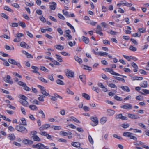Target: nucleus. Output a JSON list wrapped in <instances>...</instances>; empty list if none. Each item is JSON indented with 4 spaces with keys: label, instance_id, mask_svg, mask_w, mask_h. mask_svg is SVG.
<instances>
[{
    "label": "nucleus",
    "instance_id": "nucleus-37",
    "mask_svg": "<svg viewBox=\"0 0 149 149\" xmlns=\"http://www.w3.org/2000/svg\"><path fill=\"white\" fill-rule=\"evenodd\" d=\"M129 49L133 52L136 51L137 50V49L135 47L132 45H130L129 47Z\"/></svg>",
    "mask_w": 149,
    "mask_h": 149
},
{
    "label": "nucleus",
    "instance_id": "nucleus-36",
    "mask_svg": "<svg viewBox=\"0 0 149 149\" xmlns=\"http://www.w3.org/2000/svg\"><path fill=\"white\" fill-rule=\"evenodd\" d=\"M109 72L111 74H113V75H117V76L121 75V74H120L118 73L115 72L113 71V70L112 69L111 71H109Z\"/></svg>",
    "mask_w": 149,
    "mask_h": 149
},
{
    "label": "nucleus",
    "instance_id": "nucleus-59",
    "mask_svg": "<svg viewBox=\"0 0 149 149\" xmlns=\"http://www.w3.org/2000/svg\"><path fill=\"white\" fill-rule=\"evenodd\" d=\"M83 109L85 111H89L90 110L89 108L86 106H85L83 107Z\"/></svg>",
    "mask_w": 149,
    "mask_h": 149
},
{
    "label": "nucleus",
    "instance_id": "nucleus-25",
    "mask_svg": "<svg viewBox=\"0 0 149 149\" xmlns=\"http://www.w3.org/2000/svg\"><path fill=\"white\" fill-rule=\"evenodd\" d=\"M79 78L83 83L85 82L86 76L84 75H82L79 76Z\"/></svg>",
    "mask_w": 149,
    "mask_h": 149
},
{
    "label": "nucleus",
    "instance_id": "nucleus-29",
    "mask_svg": "<svg viewBox=\"0 0 149 149\" xmlns=\"http://www.w3.org/2000/svg\"><path fill=\"white\" fill-rule=\"evenodd\" d=\"M56 82L58 84L60 85H64L65 84L62 81L58 79L56 80Z\"/></svg>",
    "mask_w": 149,
    "mask_h": 149
},
{
    "label": "nucleus",
    "instance_id": "nucleus-16",
    "mask_svg": "<svg viewBox=\"0 0 149 149\" xmlns=\"http://www.w3.org/2000/svg\"><path fill=\"white\" fill-rule=\"evenodd\" d=\"M82 40L86 44H88L89 42V39L84 36H82Z\"/></svg>",
    "mask_w": 149,
    "mask_h": 149
},
{
    "label": "nucleus",
    "instance_id": "nucleus-14",
    "mask_svg": "<svg viewBox=\"0 0 149 149\" xmlns=\"http://www.w3.org/2000/svg\"><path fill=\"white\" fill-rule=\"evenodd\" d=\"M20 45L21 47L23 48H26L27 49L29 48V46L24 42H21Z\"/></svg>",
    "mask_w": 149,
    "mask_h": 149
},
{
    "label": "nucleus",
    "instance_id": "nucleus-19",
    "mask_svg": "<svg viewBox=\"0 0 149 149\" xmlns=\"http://www.w3.org/2000/svg\"><path fill=\"white\" fill-rule=\"evenodd\" d=\"M74 59L75 61L78 62L80 64H81L82 63V59L77 56H74Z\"/></svg>",
    "mask_w": 149,
    "mask_h": 149
},
{
    "label": "nucleus",
    "instance_id": "nucleus-31",
    "mask_svg": "<svg viewBox=\"0 0 149 149\" xmlns=\"http://www.w3.org/2000/svg\"><path fill=\"white\" fill-rule=\"evenodd\" d=\"M21 120L22 123V124L25 126H26L27 125L26 120L24 118H22L21 119Z\"/></svg>",
    "mask_w": 149,
    "mask_h": 149
},
{
    "label": "nucleus",
    "instance_id": "nucleus-4",
    "mask_svg": "<svg viewBox=\"0 0 149 149\" xmlns=\"http://www.w3.org/2000/svg\"><path fill=\"white\" fill-rule=\"evenodd\" d=\"M32 146L34 148L38 149H44L45 147V146L44 144L40 143H39L36 145H33Z\"/></svg>",
    "mask_w": 149,
    "mask_h": 149
},
{
    "label": "nucleus",
    "instance_id": "nucleus-52",
    "mask_svg": "<svg viewBox=\"0 0 149 149\" xmlns=\"http://www.w3.org/2000/svg\"><path fill=\"white\" fill-rule=\"evenodd\" d=\"M84 69H86V70H88L89 71L92 70V68L91 67H90L88 66L84 65Z\"/></svg>",
    "mask_w": 149,
    "mask_h": 149
},
{
    "label": "nucleus",
    "instance_id": "nucleus-32",
    "mask_svg": "<svg viewBox=\"0 0 149 149\" xmlns=\"http://www.w3.org/2000/svg\"><path fill=\"white\" fill-rule=\"evenodd\" d=\"M19 25L23 28H25L26 26L25 23L23 22L19 21Z\"/></svg>",
    "mask_w": 149,
    "mask_h": 149
},
{
    "label": "nucleus",
    "instance_id": "nucleus-63",
    "mask_svg": "<svg viewBox=\"0 0 149 149\" xmlns=\"http://www.w3.org/2000/svg\"><path fill=\"white\" fill-rule=\"evenodd\" d=\"M40 20L44 23H45L46 22V20L45 18L43 16H40Z\"/></svg>",
    "mask_w": 149,
    "mask_h": 149
},
{
    "label": "nucleus",
    "instance_id": "nucleus-55",
    "mask_svg": "<svg viewBox=\"0 0 149 149\" xmlns=\"http://www.w3.org/2000/svg\"><path fill=\"white\" fill-rule=\"evenodd\" d=\"M49 19L51 20L54 22H57V20L54 17H53L52 16H49Z\"/></svg>",
    "mask_w": 149,
    "mask_h": 149
},
{
    "label": "nucleus",
    "instance_id": "nucleus-15",
    "mask_svg": "<svg viewBox=\"0 0 149 149\" xmlns=\"http://www.w3.org/2000/svg\"><path fill=\"white\" fill-rule=\"evenodd\" d=\"M8 138L10 140H14L15 138V137L14 134H9L8 137Z\"/></svg>",
    "mask_w": 149,
    "mask_h": 149
},
{
    "label": "nucleus",
    "instance_id": "nucleus-2",
    "mask_svg": "<svg viewBox=\"0 0 149 149\" xmlns=\"http://www.w3.org/2000/svg\"><path fill=\"white\" fill-rule=\"evenodd\" d=\"M15 129L19 132L22 133H26L27 132V130L25 127L21 125H17L16 126Z\"/></svg>",
    "mask_w": 149,
    "mask_h": 149
},
{
    "label": "nucleus",
    "instance_id": "nucleus-1",
    "mask_svg": "<svg viewBox=\"0 0 149 149\" xmlns=\"http://www.w3.org/2000/svg\"><path fill=\"white\" fill-rule=\"evenodd\" d=\"M133 134L131 132H125L123 133V135L125 137H128L130 139H133L135 141H137V138L133 135Z\"/></svg>",
    "mask_w": 149,
    "mask_h": 149
},
{
    "label": "nucleus",
    "instance_id": "nucleus-58",
    "mask_svg": "<svg viewBox=\"0 0 149 149\" xmlns=\"http://www.w3.org/2000/svg\"><path fill=\"white\" fill-rule=\"evenodd\" d=\"M87 22L92 26H94L97 24V22H93V21H90V22Z\"/></svg>",
    "mask_w": 149,
    "mask_h": 149
},
{
    "label": "nucleus",
    "instance_id": "nucleus-24",
    "mask_svg": "<svg viewBox=\"0 0 149 149\" xmlns=\"http://www.w3.org/2000/svg\"><path fill=\"white\" fill-rule=\"evenodd\" d=\"M71 144L73 146L77 148L80 147V143L77 142H73L71 143Z\"/></svg>",
    "mask_w": 149,
    "mask_h": 149
},
{
    "label": "nucleus",
    "instance_id": "nucleus-10",
    "mask_svg": "<svg viewBox=\"0 0 149 149\" xmlns=\"http://www.w3.org/2000/svg\"><path fill=\"white\" fill-rule=\"evenodd\" d=\"M32 138L34 141L39 142L41 141V139L37 135L35 134H32Z\"/></svg>",
    "mask_w": 149,
    "mask_h": 149
},
{
    "label": "nucleus",
    "instance_id": "nucleus-49",
    "mask_svg": "<svg viewBox=\"0 0 149 149\" xmlns=\"http://www.w3.org/2000/svg\"><path fill=\"white\" fill-rule=\"evenodd\" d=\"M38 112L39 113L41 114H42V118H45V114L44 113L43 111L41 110H40Z\"/></svg>",
    "mask_w": 149,
    "mask_h": 149
},
{
    "label": "nucleus",
    "instance_id": "nucleus-21",
    "mask_svg": "<svg viewBox=\"0 0 149 149\" xmlns=\"http://www.w3.org/2000/svg\"><path fill=\"white\" fill-rule=\"evenodd\" d=\"M108 115L109 116L113 115L115 113V111L114 110L109 109L107 110Z\"/></svg>",
    "mask_w": 149,
    "mask_h": 149
},
{
    "label": "nucleus",
    "instance_id": "nucleus-42",
    "mask_svg": "<svg viewBox=\"0 0 149 149\" xmlns=\"http://www.w3.org/2000/svg\"><path fill=\"white\" fill-rule=\"evenodd\" d=\"M136 99L139 101L142 100L143 99V97L141 95L137 96L136 97Z\"/></svg>",
    "mask_w": 149,
    "mask_h": 149
},
{
    "label": "nucleus",
    "instance_id": "nucleus-39",
    "mask_svg": "<svg viewBox=\"0 0 149 149\" xmlns=\"http://www.w3.org/2000/svg\"><path fill=\"white\" fill-rule=\"evenodd\" d=\"M0 116H1V117L4 119V120L8 122L11 121V120L10 119L8 118H6L5 116L2 115H0Z\"/></svg>",
    "mask_w": 149,
    "mask_h": 149
},
{
    "label": "nucleus",
    "instance_id": "nucleus-13",
    "mask_svg": "<svg viewBox=\"0 0 149 149\" xmlns=\"http://www.w3.org/2000/svg\"><path fill=\"white\" fill-rule=\"evenodd\" d=\"M10 76L9 75H7L6 76L5 81L6 82L10 83V84H13V81L12 80H10Z\"/></svg>",
    "mask_w": 149,
    "mask_h": 149
},
{
    "label": "nucleus",
    "instance_id": "nucleus-44",
    "mask_svg": "<svg viewBox=\"0 0 149 149\" xmlns=\"http://www.w3.org/2000/svg\"><path fill=\"white\" fill-rule=\"evenodd\" d=\"M40 97H38V99L40 101L43 102L44 101L43 99V96L42 95H39Z\"/></svg>",
    "mask_w": 149,
    "mask_h": 149
},
{
    "label": "nucleus",
    "instance_id": "nucleus-7",
    "mask_svg": "<svg viewBox=\"0 0 149 149\" xmlns=\"http://www.w3.org/2000/svg\"><path fill=\"white\" fill-rule=\"evenodd\" d=\"M132 107V105L131 104H125L124 105L120 106L121 108H123L126 110L131 109Z\"/></svg>",
    "mask_w": 149,
    "mask_h": 149
},
{
    "label": "nucleus",
    "instance_id": "nucleus-22",
    "mask_svg": "<svg viewBox=\"0 0 149 149\" xmlns=\"http://www.w3.org/2000/svg\"><path fill=\"white\" fill-rule=\"evenodd\" d=\"M82 96L84 97L86 99L88 100H89L90 99V96L89 95L85 93H83L82 94Z\"/></svg>",
    "mask_w": 149,
    "mask_h": 149
},
{
    "label": "nucleus",
    "instance_id": "nucleus-64",
    "mask_svg": "<svg viewBox=\"0 0 149 149\" xmlns=\"http://www.w3.org/2000/svg\"><path fill=\"white\" fill-rule=\"evenodd\" d=\"M108 33L112 35H116L118 33L117 32L114 31L112 30H111L109 32H108Z\"/></svg>",
    "mask_w": 149,
    "mask_h": 149
},
{
    "label": "nucleus",
    "instance_id": "nucleus-28",
    "mask_svg": "<svg viewBox=\"0 0 149 149\" xmlns=\"http://www.w3.org/2000/svg\"><path fill=\"white\" fill-rule=\"evenodd\" d=\"M56 139L58 141L61 142L66 143L67 142L66 139H64L63 138H57Z\"/></svg>",
    "mask_w": 149,
    "mask_h": 149
},
{
    "label": "nucleus",
    "instance_id": "nucleus-51",
    "mask_svg": "<svg viewBox=\"0 0 149 149\" xmlns=\"http://www.w3.org/2000/svg\"><path fill=\"white\" fill-rule=\"evenodd\" d=\"M58 17L61 19L63 20H65V17L61 14L58 13Z\"/></svg>",
    "mask_w": 149,
    "mask_h": 149
},
{
    "label": "nucleus",
    "instance_id": "nucleus-60",
    "mask_svg": "<svg viewBox=\"0 0 149 149\" xmlns=\"http://www.w3.org/2000/svg\"><path fill=\"white\" fill-rule=\"evenodd\" d=\"M66 92L69 94L71 95H73L74 94V93L69 89H66Z\"/></svg>",
    "mask_w": 149,
    "mask_h": 149
},
{
    "label": "nucleus",
    "instance_id": "nucleus-40",
    "mask_svg": "<svg viewBox=\"0 0 149 149\" xmlns=\"http://www.w3.org/2000/svg\"><path fill=\"white\" fill-rule=\"evenodd\" d=\"M55 55L56 56V58L57 59L58 61L60 62H62L63 61L62 58L60 56L57 54H56Z\"/></svg>",
    "mask_w": 149,
    "mask_h": 149
},
{
    "label": "nucleus",
    "instance_id": "nucleus-12",
    "mask_svg": "<svg viewBox=\"0 0 149 149\" xmlns=\"http://www.w3.org/2000/svg\"><path fill=\"white\" fill-rule=\"evenodd\" d=\"M119 87H120L123 90L125 91L128 92L130 91V90L128 87L127 86H119Z\"/></svg>",
    "mask_w": 149,
    "mask_h": 149
},
{
    "label": "nucleus",
    "instance_id": "nucleus-53",
    "mask_svg": "<svg viewBox=\"0 0 149 149\" xmlns=\"http://www.w3.org/2000/svg\"><path fill=\"white\" fill-rule=\"evenodd\" d=\"M109 86L112 88H117L116 86L113 83H110L109 85Z\"/></svg>",
    "mask_w": 149,
    "mask_h": 149
},
{
    "label": "nucleus",
    "instance_id": "nucleus-35",
    "mask_svg": "<svg viewBox=\"0 0 149 149\" xmlns=\"http://www.w3.org/2000/svg\"><path fill=\"white\" fill-rule=\"evenodd\" d=\"M108 54V53L106 52H99L98 55L101 56H103L105 55H107Z\"/></svg>",
    "mask_w": 149,
    "mask_h": 149
},
{
    "label": "nucleus",
    "instance_id": "nucleus-61",
    "mask_svg": "<svg viewBox=\"0 0 149 149\" xmlns=\"http://www.w3.org/2000/svg\"><path fill=\"white\" fill-rule=\"evenodd\" d=\"M57 31L59 33L60 35H62L63 34V31L61 28H57Z\"/></svg>",
    "mask_w": 149,
    "mask_h": 149
},
{
    "label": "nucleus",
    "instance_id": "nucleus-27",
    "mask_svg": "<svg viewBox=\"0 0 149 149\" xmlns=\"http://www.w3.org/2000/svg\"><path fill=\"white\" fill-rule=\"evenodd\" d=\"M55 47L58 50H62L64 49V47L63 46L60 45H58L56 46Z\"/></svg>",
    "mask_w": 149,
    "mask_h": 149
},
{
    "label": "nucleus",
    "instance_id": "nucleus-46",
    "mask_svg": "<svg viewBox=\"0 0 149 149\" xmlns=\"http://www.w3.org/2000/svg\"><path fill=\"white\" fill-rule=\"evenodd\" d=\"M4 9L5 10H6L10 11V12H12H12H13V10H12V9H10V8H9L8 6H5L4 7Z\"/></svg>",
    "mask_w": 149,
    "mask_h": 149
},
{
    "label": "nucleus",
    "instance_id": "nucleus-20",
    "mask_svg": "<svg viewBox=\"0 0 149 149\" xmlns=\"http://www.w3.org/2000/svg\"><path fill=\"white\" fill-rule=\"evenodd\" d=\"M50 127V125L48 124H45L44 125L43 127H41L39 128L40 130L41 131L44 129H46Z\"/></svg>",
    "mask_w": 149,
    "mask_h": 149
},
{
    "label": "nucleus",
    "instance_id": "nucleus-3",
    "mask_svg": "<svg viewBox=\"0 0 149 149\" xmlns=\"http://www.w3.org/2000/svg\"><path fill=\"white\" fill-rule=\"evenodd\" d=\"M8 61L10 64L13 65H16L19 68H21L22 67L20 63L16 62V61L14 59L9 58Z\"/></svg>",
    "mask_w": 149,
    "mask_h": 149
},
{
    "label": "nucleus",
    "instance_id": "nucleus-48",
    "mask_svg": "<svg viewBox=\"0 0 149 149\" xmlns=\"http://www.w3.org/2000/svg\"><path fill=\"white\" fill-rule=\"evenodd\" d=\"M114 98L115 100H116L118 101H121L122 100V99H121V97L117 95L115 96Z\"/></svg>",
    "mask_w": 149,
    "mask_h": 149
},
{
    "label": "nucleus",
    "instance_id": "nucleus-9",
    "mask_svg": "<svg viewBox=\"0 0 149 149\" xmlns=\"http://www.w3.org/2000/svg\"><path fill=\"white\" fill-rule=\"evenodd\" d=\"M116 118V119H120L123 120H127L128 119L127 117L123 116L122 114L117 115Z\"/></svg>",
    "mask_w": 149,
    "mask_h": 149
},
{
    "label": "nucleus",
    "instance_id": "nucleus-50",
    "mask_svg": "<svg viewBox=\"0 0 149 149\" xmlns=\"http://www.w3.org/2000/svg\"><path fill=\"white\" fill-rule=\"evenodd\" d=\"M113 137H114V138H117L118 139H119L120 140H122L123 139L120 136H118L117 134H113Z\"/></svg>",
    "mask_w": 149,
    "mask_h": 149
},
{
    "label": "nucleus",
    "instance_id": "nucleus-47",
    "mask_svg": "<svg viewBox=\"0 0 149 149\" xmlns=\"http://www.w3.org/2000/svg\"><path fill=\"white\" fill-rule=\"evenodd\" d=\"M116 79L120 81H122L123 82H125V80L124 79L121 78L119 77H115Z\"/></svg>",
    "mask_w": 149,
    "mask_h": 149
},
{
    "label": "nucleus",
    "instance_id": "nucleus-34",
    "mask_svg": "<svg viewBox=\"0 0 149 149\" xmlns=\"http://www.w3.org/2000/svg\"><path fill=\"white\" fill-rule=\"evenodd\" d=\"M38 79L42 82H43L45 83H47L48 81L44 78L42 77H38Z\"/></svg>",
    "mask_w": 149,
    "mask_h": 149
},
{
    "label": "nucleus",
    "instance_id": "nucleus-62",
    "mask_svg": "<svg viewBox=\"0 0 149 149\" xmlns=\"http://www.w3.org/2000/svg\"><path fill=\"white\" fill-rule=\"evenodd\" d=\"M88 138L89 141L90 143H91V144H93V141L92 137L90 135H89Z\"/></svg>",
    "mask_w": 149,
    "mask_h": 149
},
{
    "label": "nucleus",
    "instance_id": "nucleus-5",
    "mask_svg": "<svg viewBox=\"0 0 149 149\" xmlns=\"http://www.w3.org/2000/svg\"><path fill=\"white\" fill-rule=\"evenodd\" d=\"M66 76L68 78L73 77H74V72L70 70L67 69L65 71Z\"/></svg>",
    "mask_w": 149,
    "mask_h": 149
},
{
    "label": "nucleus",
    "instance_id": "nucleus-23",
    "mask_svg": "<svg viewBox=\"0 0 149 149\" xmlns=\"http://www.w3.org/2000/svg\"><path fill=\"white\" fill-rule=\"evenodd\" d=\"M143 79L142 77H139L138 76L133 77L132 78V79L133 81H134L135 80H142Z\"/></svg>",
    "mask_w": 149,
    "mask_h": 149
},
{
    "label": "nucleus",
    "instance_id": "nucleus-8",
    "mask_svg": "<svg viewBox=\"0 0 149 149\" xmlns=\"http://www.w3.org/2000/svg\"><path fill=\"white\" fill-rule=\"evenodd\" d=\"M49 8L52 10H54L56 9V3L54 2H52L49 3Z\"/></svg>",
    "mask_w": 149,
    "mask_h": 149
},
{
    "label": "nucleus",
    "instance_id": "nucleus-57",
    "mask_svg": "<svg viewBox=\"0 0 149 149\" xmlns=\"http://www.w3.org/2000/svg\"><path fill=\"white\" fill-rule=\"evenodd\" d=\"M23 87H24V89L26 91H29L31 90V88H30L27 87L26 84L24 85Z\"/></svg>",
    "mask_w": 149,
    "mask_h": 149
},
{
    "label": "nucleus",
    "instance_id": "nucleus-17",
    "mask_svg": "<svg viewBox=\"0 0 149 149\" xmlns=\"http://www.w3.org/2000/svg\"><path fill=\"white\" fill-rule=\"evenodd\" d=\"M31 68L34 70L32 71V72L36 73H38L39 74H40V73H39L38 72V70H39V68L38 67L33 66H31Z\"/></svg>",
    "mask_w": 149,
    "mask_h": 149
},
{
    "label": "nucleus",
    "instance_id": "nucleus-56",
    "mask_svg": "<svg viewBox=\"0 0 149 149\" xmlns=\"http://www.w3.org/2000/svg\"><path fill=\"white\" fill-rule=\"evenodd\" d=\"M92 89L95 91L97 93H99L100 91V89L98 88H97L94 86L93 87Z\"/></svg>",
    "mask_w": 149,
    "mask_h": 149
},
{
    "label": "nucleus",
    "instance_id": "nucleus-43",
    "mask_svg": "<svg viewBox=\"0 0 149 149\" xmlns=\"http://www.w3.org/2000/svg\"><path fill=\"white\" fill-rule=\"evenodd\" d=\"M97 29L96 31V33L99 32L101 31H102V29L101 26L99 25H97Z\"/></svg>",
    "mask_w": 149,
    "mask_h": 149
},
{
    "label": "nucleus",
    "instance_id": "nucleus-30",
    "mask_svg": "<svg viewBox=\"0 0 149 149\" xmlns=\"http://www.w3.org/2000/svg\"><path fill=\"white\" fill-rule=\"evenodd\" d=\"M20 102L22 105L25 106H27L28 104V102L26 100H21Z\"/></svg>",
    "mask_w": 149,
    "mask_h": 149
},
{
    "label": "nucleus",
    "instance_id": "nucleus-45",
    "mask_svg": "<svg viewBox=\"0 0 149 149\" xmlns=\"http://www.w3.org/2000/svg\"><path fill=\"white\" fill-rule=\"evenodd\" d=\"M100 121H101V123L102 124H104L107 121L106 118V117H104L102 118L101 119Z\"/></svg>",
    "mask_w": 149,
    "mask_h": 149
},
{
    "label": "nucleus",
    "instance_id": "nucleus-54",
    "mask_svg": "<svg viewBox=\"0 0 149 149\" xmlns=\"http://www.w3.org/2000/svg\"><path fill=\"white\" fill-rule=\"evenodd\" d=\"M17 37L18 38L19 40H21V39L20 38V37H21L23 36H24V34L21 33H18L17 34Z\"/></svg>",
    "mask_w": 149,
    "mask_h": 149
},
{
    "label": "nucleus",
    "instance_id": "nucleus-38",
    "mask_svg": "<svg viewBox=\"0 0 149 149\" xmlns=\"http://www.w3.org/2000/svg\"><path fill=\"white\" fill-rule=\"evenodd\" d=\"M41 93L43 95H45V96H48L49 97H50V95L49 94L47 93L45 90L44 91H43L41 92Z\"/></svg>",
    "mask_w": 149,
    "mask_h": 149
},
{
    "label": "nucleus",
    "instance_id": "nucleus-26",
    "mask_svg": "<svg viewBox=\"0 0 149 149\" xmlns=\"http://www.w3.org/2000/svg\"><path fill=\"white\" fill-rule=\"evenodd\" d=\"M29 108H30L31 110H38V108L35 105H30L29 107Z\"/></svg>",
    "mask_w": 149,
    "mask_h": 149
},
{
    "label": "nucleus",
    "instance_id": "nucleus-33",
    "mask_svg": "<svg viewBox=\"0 0 149 149\" xmlns=\"http://www.w3.org/2000/svg\"><path fill=\"white\" fill-rule=\"evenodd\" d=\"M51 128L55 130H60L61 129V127L60 126H52Z\"/></svg>",
    "mask_w": 149,
    "mask_h": 149
},
{
    "label": "nucleus",
    "instance_id": "nucleus-6",
    "mask_svg": "<svg viewBox=\"0 0 149 149\" xmlns=\"http://www.w3.org/2000/svg\"><path fill=\"white\" fill-rule=\"evenodd\" d=\"M91 120L93 121V123H91V124L93 126H95L98 123V120L97 117H91Z\"/></svg>",
    "mask_w": 149,
    "mask_h": 149
},
{
    "label": "nucleus",
    "instance_id": "nucleus-11",
    "mask_svg": "<svg viewBox=\"0 0 149 149\" xmlns=\"http://www.w3.org/2000/svg\"><path fill=\"white\" fill-rule=\"evenodd\" d=\"M128 116L129 118L132 119H139L140 118L139 116L134 114H129Z\"/></svg>",
    "mask_w": 149,
    "mask_h": 149
},
{
    "label": "nucleus",
    "instance_id": "nucleus-41",
    "mask_svg": "<svg viewBox=\"0 0 149 149\" xmlns=\"http://www.w3.org/2000/svg\"><path fill=\"white\" fill-rule=\"evenodd\" d=\"M143 28H139L138 29V31L140 33H143L146 32V29H143Z\"/></svg>",
    "mask_w": 149,
    "mask_h": 149
},
{
    "label": "nucleus",
    "instance_id": "nucleus-18",
    "mask_svg": "<svg viewBox=\"0 0 149 149\" xmlns=\"http://www.w3.org/2000/svg\"><path fill=\"white\" fill-rule=\"evenodd\" d=\"M140 86L143 88H146L148 86V83L147 81H144L140 84Z\"/></svg>",
    "mask_w": 149,
    "mask_h": 149
}]
</instances>
